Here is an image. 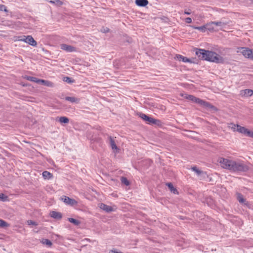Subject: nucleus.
I'll return each mask as SVG.
<instances>
[{"mask_svg":"<svg viewBox=\"0 0 253 253\" xmlns=\"http://www.w3.org/2000/svg\"><path fill=\"white\" fill-rule=\"evenodd\" d=\"M196 54L199 58L208 61L221 64L225 62V59L223 57L211 51L198 49L196 51Z\"/></svg>","mask_w":253,"mask_h":253,"instance_id":"obj_1","label":"nucleus"},{"mask_svg":"<svg viewBox=\"0 0 253 253\" xmlns=\"http://www.w3.org/2000/svg\"><path fill=\"white\" fill-rule=\"evenodd\" d=\"M181 96L183 97L184 98L186 99H188L189 100H191L193 102L196 103L200 105L201 106L207 109H213L215 110V107L213 106L212 105H211V103L204 101L202 99H201L199 98H197L195 96L189 95L187 94H181Z\"/></svg>","mask_w":253,"mask_h":253,"instance_id":"obj_2","label":"nucleus"},{"mask_svg":"<svg viewBox=\"0 0 253 253\" xmlns=\"http://www.w3.org/2000/svg\"><path fill=\"white\" fill-rule=\"evenodd\" d=\"M249 169V167L247 165L233 161L230 170L233 172H246Z\"/></svg>","mask_w":253,"mask_h":253,"instance_id":"obj_3","label":"nucleus"},{"mask_svg":"<svg viewBox=\"0 0 253 253\" xmlns=\"http://www.w3.org/2000/svg\"><path fill=\"white\" fill-rule=\"evenodd\" d=\"M237 52L240 53L247 58L253 60V50L247 47H240L238 49Z\"/></svg>","mask_w":253,"mask_h":253,"instance_id":"obj_4","label":"nucleus"},{"mask_svg":"<svg viewBox=\"0 0 253 253\" xmlns=\"http://www.w3.org/2000/svg\"><path fill=\"white\" fill-rule=\"evenodd\" d=\"M228 127L233 130L234 131H237L240 133L246 135V131L248 128L242 126L238 125H236L233 123H230L228 124Z\"/></svg>","mask_w":253,"mask_h":253,"instance_id":"obj_5","label":"nucleus"},{"mask_svg":"<svg viewBox=\"0 0 253 253\" xmlns=\"http://www.w3.org/2000/svg\"><path fill=\"white\" fill-rule=\"evenodd\" d=\"M17 40L19 41L24 42L33 46H36L37 45V42L31 36H19L18 37Z\"/></svg>","mask_w":253,"mask_h":253,"instance_id":"obj_6","label":"nucleus"},{"mask_svg":"<svg viewBox=\"0 0 253 253\" xmlns=\"http://www.w3.org/2000/svg\"><path fill=\"white\" fill-rule=\"evenodd\" d=\"M140 117L143 120L148 122L149 124H155L158 126H161L162 123L159 120L155 119L154 118L149 117L144 114H140L139 115Z\"/></svg>","mask_w":253,"mask_h":253,"instance_id":"obj_7","label":"nucleus"},{"mask_svg":"<svg viewBox=\"0 0 253 253\" xmlns=\"http://www.w3.org/2000/svg\"><path fill=\"white\" fill-rule=\"evenodd\" d=\"M218 162L223 168L230 170L233 161L223 158H219Z\"/></svg>","mask_w":253,"mask_h":253,"instance_id":"obj_8","label":"nucleus"},{"mask_svg":"<svg viewBox=\"0 0 253 253\" xmlns=\"http://www.w3.org/2000/svg\"><path fill=\"white\" fill-rule=\"evenodd\" d=\"M61 199L66 205L70 206H76L78 204V202L76 200L66 196H62Z\"/></svg>","mask_w":253,"mask_h":253,"instance_id":"obj_9","label":"nucleus"},{"mask_svg":"<svg viewBox=\"0 0 253 253\" xmlns=\"http://www.w3.org/2000/svg\"><path fill=\"white\" fill-rule=\"evenodd\" d=\"M253 94V90L250 89L241 90L240 92V95L243 97H248L251 96Z\"/></svg>","mask_w":253,"mask_h":253,"instance_id":"obj_10","label":"nucleus"},{"mask_svg":"<svg viewBox=\"0 0 253 253\" xmlns=\"http://www.w3.org/2000/svg\"><path fill=\"white\" fill-rule=\"evenodd\" d=\"M61 48L62 50H64L65 51H66L67 52H75L76 51V47L68 45L66 44H61Z\"/></svg>","mask_w":253,"mask_h":253,"instance_id":"obj_11","label":"nucleus"},{"mask_svg":"<svg viewBox=\"0 0 253 253\" xmlns=\"http://www.w3.org/2000/svg\"><path fill=\"white\" fill-rule=\"evenodd\" d=\"M100 208L107 212H109L113 211V209L112 207L108 206L105 204H101Z\"/></svg>","mask_w":253,"mask_h":253,"instance_id":"obj_12","label":"nucleus"},{"mask_svg":"<svg viewBox=\"0 0 253 253\" xmlns=\"http://www.w3.org/2000/svg\"><path fill=\"white\" fill-rule=\"evenodd\" d=\"M50 215L51 217L56 219H60L62 217V215L60 212L55 211H51Z\"/></svg>","mask_w":253,"mask_h":253,"instance_id":"obj_13","label":"nucleus"},{"mask_svg":"<svg viewBox=\"0 0 253 253\" xmlns=\"http://www.w3.org/2000/svg\"><path fill=\"white\" fill-rule=\"evenodd\" d=\"M174 59L178 61H182L183 62H191V60L187 58L186 57H184L180 54L176 55L174 57Z\"/></svg>","mask_w":253,"mask_h":253,"instance_id":"obj_14","label":"nucleus"},{"mask_svg":"<svg viewBox=\"0 0 253 253\" xmlns=\"http://www.w3.org/2000/svg\"><path fill=\"white\" fill-rule=\"evenodd\" d=\"M38 84H42L45 86H49V87H53L54 86V84L53 83H52L51 82L46 81V80H44L39 79Z\"/></svg>","mask_w":253,"mask_h":253,"instance_id":"obj_15","label":"nucleus"},{"mask_svg":"<svg viewBox=\"0 0 253 253\" xmlns=\"http://www.w3.org/2000/svg\"><path fill=\"white\" fill-rule=\"evenodd\" d=\"M166 185L168 186L171 193L174 194H178L177 190L173 187V184L171 183H166Z\"/></svg>","mask_w":253,"mask_h":253,"instance_id":"obj_16","label":"nucleus"},{"mask_svg":"<svg viewBox=\"0 0 253 253\" xmlns=\"http://www.w3.org/2000/svg\"><path fill=\"white\" fill-rule=\"evenodd\" d=\"M135 3L138 6H145L148 3L147 0H135Z\"/></svg>","mask_w":253,"mask_h":253,"instance_id":"obj_17","label":"nucleus"},{"mask_svg":"<svg viewBox=\"0 0 253 253\" xmlns=\"http://www.w3.org/2000/svg\"><path fill=\"white\" fill-rule=\"evenodd\" d=\"M42 175L45 179H50L53 176L52 174L47 171H43Z\"/></svg>","mask_w":253,"mask_h":253,"instance_id":"obj_18","label":"nucleus"},{"mask_svg":"<svg viewBox=\"0 0 253 253\" xmlns=\"http://www.w3.org/2000/svg\"><path fill=\"white\" fill-rule=\"evenodd\" d=\"M65 100L68 101H70L72 103H79L80 102V99L79 98H76L75 97H69L67 96L65 97Z\"/></svg>","mask_w":253,"mask_h":253,"instance_id":"obj_19","label":"nucleus"},{"mask_svg":"<svg viewBox=\"0 0 253 253\" xmlns=\"http://www.w3.org/2000/svg\"><path fill=\"white\" fill-rule=\"evenodd\" d=\"M191 169L192 171H194L198 176H200L205 173L203 171L199 169L196 166L192 167Z\"/></svg>","mask_w":253,"mask_h":253,"instance_id":"obj_20","label":"nucleus"},{"mask_svg":"<svg viewBox=\"0 0 253 253\" xmlns=\"http://www.w3.org/2000/svg\"><path fill=\"white\" fill-rule=\"evenodd\" d=\"M110 144L113 152L115 154L119 153L120 151V149L117 146L116 143H110Z\"/></svg>","mask_w":253,"mask_h":253,"instance_id":"obj_21","label":"nucleus"},{"mask_svg":"<svg viewBox=\"0 0 253 253\" xmlns=\"http://www.w3.org/2000/svg\"><path fill=\"white\" fill-rule=\"evenodd\" d=\"M237 199L240 203L245 204V205L247 204L245 203L246 202V200L243 198V195L241 194H238Z\"/></svg>","mask_w":253,"mask_h":253,"instance_id":"obj_22","label":"nucleus"},{"mask_svg":"<svg viewBox=\"0 0 253 253\" xmlns=\"http://www.w3.org/2000/svg\"><path fill=\"white\" fill-rule=\"evenodd\" d=\"M24 78V79H26L27 80H29V81H30L33 82H35V83H38L39 79L36 78H35V77L25 76Z\"/></svg>","mask_w":253,"mask_h":253,"instance_id":"obj_23","label":"nucleus"},{"mask_svg":"<svg viewBox=\"0 0 253 253\" xmlns=\"http://www.w3.org/2000/svg\"><path fill=\"white\" fill-rule=\"evenodd\" d=\"M68 220L70 222L74 224L75 225H79L81 223L79 220L73 218H68Z\"/></svg>","mask_w":253,"mask_h":253,"instance_id":"obj_24","label":"nucleus"},{"mask_svg":"<svg viewBox=\"0 0 253 253\" xmlns=\"http://www.w3.org/2000/svg\"><path fill=\"white\" fill-rule=\"evenodd\" d=\"M59 121L61 124H67L69 122V120L66 117H61L59 119Z\"/></svg>","mask_w":253,"mask_h":253,"instance_id":"obj_25","label":"nucleus"},{"mask_svg":"<svg viewBox=\"0 0 253 253\" xmlns=\"http://www.w3.org/2000/svg\"><path fill=\"white\" fill-rule=\"evenodd\" d=\"M211 24H212L213 25H214L216 26H220L222 27L223 26L226 25L227 24L225 23L224 22H222L221 21H214V22H211Z\"/></svg>","mask_w":253,"mask_h":253,"instance_id":"obj_26","label":"nucleus"},{"mask_svg":"<svg viewBox=\"0 0 253 253\" xmlns=\"http://www.w3.org/2000/svg\"><path fill=\"white\" fill-rule=\"evenodd\" d=\"M9 224L2 219H0V227L5 228L8 227Z\"/></svg>","mask_w":253,"mask_h":253,"instance_id":"obj_27","label":"nucleus"},{"mask_svg":"<svg viewBox=\"0 0 253 253\" xmlns=\"http://www.w3.org/2000/svg\"><path fill=\"white\" fill-rule=\"evenodd\" d=\"M0 201L2 202H6L7 201H8V197L6 195L0 193Z\"/></svg>","mask_w":253,"mask_h":253,"instance_id":"obj_28","label":"nucleus"},{"mask_svg":"<svg viewBox=\"0 0 253 253\" xmlns=\"http://www.w3.org/2000/svg\"><path fill=\"white\" fill-rule=\"evenodd\" d=\"M192 28L195 29H197L198 30H200L202 31V32H205L206 30V25L203 26L201 27H195V26H192Z\"/></svg>","mask_w":253,"mask_h":253,"instance_id":"obj_29","label":"nucleus"},{"mask_svg":"<svg viewBox=\"0 0 253 253\" xmlns=\"http://www.w3.org/2000/svg\"><path fill=\"white\" fill-rule=\"evenodd\" d=\"M206 29H208V30H209L210 31H214V27L213 26V24H211V22L206 24Z\"/></svg>","mask_w":253,"mask_h":253,"instance_id":"obj_30","label":"nucleus"},{"mask_svg":"<svg viewBox=\"0 0 253 253\" xmlns=\"http://www.w3.org/2000/svg\"><path fill=\"white\" fill-rule=\"evenodd\" d=\"M121 182L122 183L124 184L126 186H128L129 185V182L127 179V178L125 177H121Z\"/></svg>","mask_w":253,"mask_h":253,"instance_id":"obj_31","label":"nucleus"},{"mask_svg":"<svg viewBox=\"0 0 253 253\" xmlns=\"http://www.w3.org/2000/svg\"><path fill=\"white\" fill-rule=\"evenodd\" d=\"M195 135H197V134L196 133H195V132L189 131V134H188V136L191 137L192 138H193V139H194L196 140H198V139H197V137L195 136Z\"/></svg>","mask_w":253,"mask_h":253,"instance_id":"obj_32","label":"nucleus"},{"mask_svg":"<svg viewBox=\"0 0 253 253\" xmlns=\"http://www.w3.org/2000/svg\"><path fill=\"white\" fill-rule=\"evenodd\" d=\"M245 136L253 138V131L248 129Z\"/></svg>","mask_w":253,"mask_h":253,"instance_id":"obj_33","label":"nucleus"},{"mask_svg":"<svg viewBox=\"0 0 253 253\" xmlns=\"http://www.w3.org/2000/svg\"><path fill=\"white\" fill-rule=\"evenodd\" d=\"M42 243L44 244H46V245H48L49 246H50L52 245L51 242L48 240V239H43L42 241Z\"/></svg>","mask_w":253,"mask_h":253,"instance_id":"obj_34","label":"nucleus"},{"mask_svg":"<svg viewBox=\"0 0 253 253\" xmlns=\"http://www.w3.org/2000/svg\"><path fill=\"white\" fill-rule=\"evenodd\" d=\"M27 223L29 225H32L37 226L38 225V223L36 222L31 220H28Z\"/></svg>","mask_w":253,"mask_h":253,"instance_id":"obj_35","label":"nucleus"},{"mask_svg":"<svg viewBox=\"0 0 253 253\" xmlns=\"http://www.w3.org/2000/svg\"><path fill=\"white\" fill-rule=\"evenodd\" d=\"M64 81L68 83H71L73 82L72 81H71V78L68 77H65L64 78Z\"/></svg>","mask_w":253,"mask_h":253,"instance_id":"obj_36","label":"nucleus"},{"mask_svg":"<svg viewBox=\"0 0 253 253\" xmlns=\"http://www.w3.org/2000/svg\"><path fill=\"white\" fill-rule=\"evenodd\" d=\"M50 2L53 3H56L57 4H62V2L60 0H50Z\"/></svg>","mask_w":253,"mask_h":253,"instance_id":"obj_37","label":"nucleus"},{"mask_svg":"<svg viewBox=\"0 0 253 253\" xmlns=\"http://www.w3.org/2000/svg\"><path fill=\"white\" fill-rule=\"evenodd\" d=\"M109 29L107 27H102V29H101V31L102 33H107L109 32Z\"/></svg>","mask_w":253,"mask_h":253,"instance_id":"obj_38","label":"nucleus"},{"mask_svg":"<svg viewBox=\"0 0 253 253\" xmlns=\"http://www.w3.org/2000/svg\"><path fill=\"white\" fill-rule=\"evenodd\" d=\"M0 11H7L6 7L5 5L0 4Z\"/></svg>","mask_w":253,"mask_h":253,"instance_id":"obj_39","label":"nucleus"},{"mask_svg":"<svg viewBox=\"0 0 253 253\" xmlns=\"http://www.w3.org/2000/svg\"><path fill=\"white\" fill-rule=\"evenodd\" d=\"M185 21L187 23H191L192 22V19L190 17L186 18Z\"/></svg>","mask_w":253,"mask_h":253,"instance_id":"obj_40","label":"nucleus"},{"mask_svg":"<svg viewBox=\"0 0 253 253\" xmlns=\"http://www.w3.org/2000/svg\"><path fill=\"white\" fill-rule=\"evenodd\" d=\"M184 14H187V15H189V14H190V12H189L188 11H185Z\"/></svg>","mask_w":253,"mask_h":253,"instance_id":"obj_41","label":"nucleus"},{"mask_svg":"<svg viewBox=\"0 0 253 253\" xmlns=\"http://www.w3.org/2000/svg\"><path fill=\"white\" fill-rule=\"evenodd\" d=\"M110 142H111V143L115 142V140H114L112 138H110Z\"/></svg>","mask_w":253,"mask_h":253,"instance_id":"obj_42","label":"nucleus"},{"mask_svg":"<svg viewBox=\"0 0 253 253\" xmlns=\"http://www.w3.org/2000/svg\"><path fill=\"white\" fill-rule=\"evenodd\" d=\"M198 213H201L200 212H198V211L196 212V215H198Z\"/></svg>","mask_w":253,"mask_h":253,"instance_id":"obj_43","label":"nucleus"}]
</instances>
